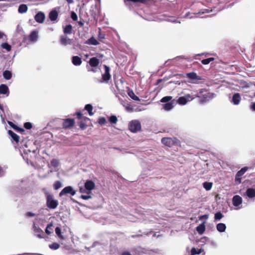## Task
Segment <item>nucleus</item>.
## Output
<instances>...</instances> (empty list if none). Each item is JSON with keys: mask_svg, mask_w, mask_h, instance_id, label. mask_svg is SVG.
Returning <instances> with one entry per match:
<instances>
[{"mask_svg": "<svg viewBox=\"0 0 255 255\" xmlns=\"http://www.w3.org/2000/svg\"><path fill=\"white\" fill-rule=\"evenodd\" d=\"M45 195L47 207L50 209H56L58 205V201L54 199L53 195L48 192H45Z\"/></svg>", "mask_w": 255, "mask_h": 255, "instance_id": "1", "label": "nucleus"}, {"mask_svg": "<svg viewBox=\"0 0 255 255\" xmlns=\"http://www.w3.org/2000/svg\"><path fill=\"white\" fill-rule=\"evenodd\" d=\"M95 186L94 182L90 180L86 181L85 183V188H80V191L81 193H86L89 194L91 190H93Z\"/></svg>", "mask_w": 255, "mask_h": 255, "instance_id": "2", "label": "nucleus"}, {"mask_svg": "<svg viewBox=\"0 0 255 255\" xmlns=\"http://www.w3.org/2000/svg\"><path fill=\"white\" fill-rule=\"evenodd\" d=\"M129 129L132 132H136L141 129V124L138 120L131 121L128 125Z\"/></svg>", "mask_w": 255, "mask_h": 255, "instance_id": "3", "label": "nucleus"}, {"mask_svg": "<svg viewBox=\"0 0 255 255\" xmlns=\"http://www.w3.org/2000/svg\"><path fill=\"white\" fill-rule=\"evenodd\" d=\"M177 139L176 138L163 137L161 139V142L168 147H171L177 143Z\"/></svg>", "mask_w": 255, "mask_h": 255, "instance_id": "4", "label": "nucleus"}, {"mask_svg": "<svg viewBox=\"0 0 255 255\" xmlns=\"http://www.w3.org/2000/svg\"><path fill=\"white\" fill-rule=\"evenodd\" d=\"M215 96V94L209 92L203 94L202 97H200L199 95H197V97H200V102L201 103H204L214 98Z\"/></svg>", "mask_w": 255, "mask_h": 255, "instance_id": "5", "label": "nucleus"}, {"mask_svg": "<svg viewBox=\"0 0 255 255\" xmlns=\"http://www.w3.org/2000/svg\"><path fill=\"white\" fill-rule=\"evenodd\" d=\"M67 194H70L71 195L74 196L76 194V191L73 189V188L71 186H67L64 188L60 192L59 196L61 197Z\"/></svg>", "mask_w": 255, "mask_h": 255, "instance_id": "6", "label": "nucleus"}, {"mask_svg": "<svg viewBox=\"0 0 255 255\" xmlns=\"http://www.w3.org/2000/svg\"><path fill=\"white\" fill-rule=\"evenodd\" d=\"M243 202L242 198L239 195H235L232 198L233 205L238 208L241 209L242 208L241 204Z\"/></svg>", "mask_w": 255, "mask_h": 255, "instance_id": "7", "label": "nucleus"}, {"mask_svg": "<svg viewBox=\"0 0 255 255\" xmlns=\"http://www.w3.org/2000/svg\"><path fill=\"white\" fill-rule=\"evenodd\" d=\"M248 168L247 167H245L242 168L240 170L238 171L235 176V181L238 184L241 183V177L245 174V173L247 171Z\"/></svg>", "mask_w": 255, "mask_h": 255, "instance_id": "8", "label": "nucleus"}, {"mask_svg": "<svg viewBox=\"0 0 255 255\" xmlns=\"http://www.w3.org/2000/svg\"><path fill=\"white\" fill-rule=\"evenodd\" d=\"M45 16L43 12L39 11L34 16L35 21L39 23H42L45 19Z\"/></svg>", "mask_w": 255, "mask_h": 255, "instance_id": "9", "label": "nucleus"}, {"mask_svg": "<svg viewBox=\"0 0 255 255\" xmlns=\"http://www.w3.org/2000/svg\"><path fill=\"white\" fill-rule=\"evenodd\" d=\"M33 229L34 234L38 238L40 239L43 238V237L41 235V234L43 233V231L39 227L36 226L35 222H33Z\"/></svg>", "mask_w": 255, "mask_h": 255, "instance_id": "10", "label": "nucleus"}, {"mask_svg": "<svg viewBox=\"0 0 255 255\" xmlns=\"http://www.w3.org/2000/svg\"><path fill=\"white\" fill-rule=\"evenodd\" d=\"M104 67L105 69V72L102 75V77L105 81L107 82L111 78V75L110 74V68L106 65H104Z\"/></svg>", "mask_w": 255, "mask_h": 255, "instance_id": "11", "label": "nucleus"}, {"mask_svg": "<svg viewBox=\"0 0 255 255\" xmlns=\"http://www.w3.org/2000/svg\"><path fill=\"white\" fill-rule=\"evenodd\" d=\"M60 43L64 46L70 45L72 43L71 40L67 36L64 35L60 37Z\"/></svg>", "mask_w": 255, "mask_h": 255, "instance_id": "12", "label": "nucleus"}, {"mask_svg": "<svg viewBox=\"0 0 255 255\" xmlns=\"http://www.w3.org/2000/svg\"><path fill=\"white\" fill-rule=\"evenodd\" d=\"M74 123V119H67L64 121L63 126L64 128H70L73 126Z\"/></svg>", "mask_w": 255, "mask_h": 255, "instance_id": "13", "label": "nucleus"}, {"mask_svg": "<svg viewBox=\"0 0 255 255\" xmlns=\"http://www.w3.org/2000/svg\"><path fill=\"white\" fill-rule=\"evenodd\" d=\"M245 195L249 198H253L255 197V189L249 188L247 189Z\"/></svg>", "mask_w": 255, "mask_h": 255, "instance_id": "14", "label": "nucleus"}, {"mask_svg": "<svg viewBox=\"0 0 255 255\" xmlns=\"http://www.w3.org/2000/svg\"><path fill=\"white\" fill-rule=\"evenodd\" d=\"M58 16V13L55 9H52L49 13V18L52 21L56 20Z\"/></svg>", "mask_w": 255, "mask_h": 255, "instance_id": "15", "label": "nucleus"}, {"mask_svg": "<svg viewBox=\"0 0 255 255\" xmlns=\"http://www.w3.org/2000/svg\"><path fill=\"white\" fill-rule=\"evenodd\" d=\"M241 98L239 93H237L233 95L231 102L235 105L239 104Z\"/></svg>", "mask_w": 255, "mask_h": 255, "instance_id": "16", "label": "nucleus"}, {"mask_svg": "<svg viewBox=\"0 0 255 255\" xmlns=\"http://www.w3.org/2000/svg\"><path fill=\"white\" fill-rule=\"evenodd\" d=\"M186 77L193 81L201 80V77L198 76L195 72H190L187 73Z\"/></svg>", "mask_w": 255, "mask_h": 255, "instance_id": "17", "label": "nucleus"}, {"mask_svg": "<svg viewBox=\"0 0 255 255\" xmlns=\"http://www.w3.org/2000/svg\"><path fill=\"white\" fill-rule=\"evenodd\" d=\"M205 223L206 222L204 221L196 227V231L199 235H202L204 233L206 229Z\"/></svg>", "mask_w": 255, "mask_h": 255, "instance_id": "18", "label": "nucleus"}, {"mask_svg": "<svg viewBox=\"0 0 255 255\" xmlns=\"http://www.w3.org/2000/svg\"><path fill=\"white\" fill-rule=\"evenodd\" d=\"M100 63V60L97 57H92L89 61V63L91 67H96Z\"/></svg>", "mask_w": 255, "mask_h": 255, "instance_id": "19", "label": "nucleus"}, {"mask_svg": "<svg viewBox=\"0 0 255 255\" xmlns=\"http://www.w3.org/2000/svg\"><path fill=\"white\" fill-rule=\"evenodd\" d=\"M0 94H6L7 96L9 94V90L8 87L4 84H1L0 85Z\"/></svg>", "mask_w": 255, "mask_h": 255, "instance_id": "20", "label": "nucleus"}, {"mask_svg": "<svg viewBox=\"0 0 255 255\" xmlns=\"http://www.w3.org/2000/svg\"><path fill=\"white\" fill-rule=\"evenodd\" d=\"M72 63L75 66H79L82 63V60L80 57L78 56H74L72 58Z\"/></svg>", "mask_w": 255, "mask_h": 255, "instance_id": "21", "label": "nucleus"}, {"mask_svg": "<svg viewBox=\"0 0 255 255\" xmlns=\"http://www.w3.org/2000/svg\"><path fill=\"white\" fill-rule=\"evenodd\" d=\"M8 133L13 141H15L16 143L19 142V136L17 134L11 130H9Z\"/></svg>", "mask_w": 255, "mask_h": 255, "instance_id": "22", "label": "nucleus"}, {"mask_svg": "<svg viewBox=\"0 0 255 255\" xmlns=\"http://www.w3.org/2000/svg\"><path fill=\"white\" fill-rule=\"evenodd\" d=\"M38 38V32L36 31H33L29 35V40L32 42H35Z\"/></svg>", "mask_w": 255, "mask_h": 255, "instance_id": "23", "label": "nucleus"}, {"mask_svg": "<svg viewBox=\"0 0 255 255\" xmlns=\"http://www.w3.org/2000/svg\"><path fill=\"white\" fill-rule=\"evenodd\" d=\"M226 226L224 223H218L216 226L217 230L219 232H224L226 231Z\"/></svg>", "mask_w": 255, "mask_h": 255, "instance_id": "24", "label": "nucleus"}, {"mask_svg": "<svg viewBox=\"0 0 255 255\" xmlns=\"http://www.w3.org/2000/svg\"><path fill=\"white\" fill-rule=\"evenodd\" d=\"M27 6L25 4H21L18 7V11L20 13H25L27 11Z\"/></svg>", "mask_w": 255, "mask_h": 255, "instance_id": "25", "label": "nucleus"}, {"mask_svg": "<svg viewBox=\"0 0 255 255\" xmlns=\"http://www.w3.org/2000/svg\"><path fill=\"white\" fill-rule=\"evenodd\" d=\"M163 109L166 111H170L173 108V104L172 102H168L162 105Z\"/></svg>", "mask_w": 255, "mask_h": 255, "instance_id": "26", "label": "nucleus"}, {"mask_svg": "<svg viewBox=\"0 0 255 255\" xmlns=\"http://www.w3.org/2000/svg\"><path fill=\"white\" fill-rule=\"evenodd\" d=\"M53 231V223H50V224H48L46 226V228L45 229V233L48 235H49L52 233Z\"/></svg>", "mask_w": 255, "mask_h": 255, "instance_id": "27", "label": "nucleus"}, {"mask_svg": "<svg viewBox=\"0 0 255 255\" xmlns=\"http://www.w3.org/2000/svg\"><path fill=\"white\" fill-rule=\"evenodd\" d=\"M86 43L93 45H97L99 44L98 41L94 37H92L89 38L87 41Z\"/></svg>", "mask_w": 255, "mask_h": 255, "instance_id": "28", "label": "nucleus"}, {"mask_svg": "<svg viewBox=\"0 0 255 255\" xmlns=\"http://www.w3.org/2000/svg\"><path fill=\"white\" fill-rule=\"evenodd\" d=\"M55 233L60 239H61V240L64 239V237L62 235L61 229L60 227H57L55 228Z\"/></svg>", "mask_w": 255, "mask_h": 255, "instance_id": "29", "label": "nucleus"}, {"mask_svg": "<svg viewBox=\"0 0 255 255\" xmlns=\"http://www.w3.org/2000/svg\"><path fill=\"white\" fill-rule=\"evenodd\" d=\"M3 78L6 80H9L12 77L11 72L8 70H5L3 72Z\"/></svg>", "mask_w": 255, "mask_h": 255, "instance_id": "30", "label": "nucleus"}, {"mask_svg": "<svg viewBox=\"0 0 255 255\" xmlns=\"http://www.w3.org/2000/svg\"><path fill=\"white\" fill-rule=\"evenodd\" d=\"M85 110L87 111L88 112V113H89V115L90 116H93V113L92 112V110H93V107L92 106V105L91 104H87L85 105V108H84Z\"/></svg>", "mask_w": 255, "mask_h": 255, "instance_id": "31", "label": "nucleus"}, {"mask_svg": "<svg viewBox=\"0 0 255 255\" xmlns=\"http://www.w3.org/2000/svg\"><path fill=\"white\" fill-rule=\"evenodd\" d=\"M59 162L58 160L56 159H53L50 162L49 167H53L54 168H56L59 166Z\"/></svg>", "mask_w": 255, "mask_h": 255, "instance_id": "32", "label": "nucleus"}, {"mask_svg": "<svg viewBox=\"0 0 255 255\" xmlns=\"http://www.w3.org/2000/svg\"><path fill=\"white\" fill-rule=\"evenodd\" d=\"M72 26L70 24L67 25L64 29L65 34H70L72 33Z\"/></svg>", "mask_w": 255, "mask_h": 255, "instance_id": "33", "label": "nucleus"}, {"mask_svg": "<svg viewBox=\"0 0 255 255\" xmlns=\"http://www.w3.org/2000/svg\"><path fill=\"white\" fill-rule=\"evenodd\" d=\"M177 102L180 105H184L188 102V101L185 97H180L178 99Z\"/></svg>", "mask_w": 255, "mask_h": 255, "instance_id": "34", "label": "nucleus"}, {"mask_svg": "<svg viewBox=\"0 0 255 255\" xmlns=\"http://www.w3.org/2000/svg\"><path fill=\"white\" fill-rule=\"evenodd\" d=\"M224 217L222 213L220 212H218L215 214L214 221L217 222L220 221Z\"/></svg>", "mask_w": 255, "mask_h": 255, "instance_id": "35", "label": "nucleus"}, {"mask_svg": "<svg viewBox=\"0 0 255 255\" xmlns=\"http://www.w3.org/2000/svg\"><path fill=\"white\" fill-rule=\"evenodd\" d=\"M128 95L133 100L137 101L140 100L139 98L137 96L135 95V94H134V93L132 91H129L128 92Z\"/></svg>", "mask_w": 255, "mask_h": 255, "instance_id": "36", "label": "nucleus"}, {"mask_svg": "<svg viewBox=\"0 0 255 255\" xmlns=\"http://www.w3.org/2000/svg\"><path fill=\"white\" fill-rule=\"evenodd\" d=\"M212 183L205 182L203 183L204 188L207 191L210 190L212 187Z\"/></svg>", "mask_w": 255, "mask_h": 255, "instance_id": "37", "label": "nucleus"}, {"mask_svg": "<svg viewBox=\"0 0 255 255\" xmlns=\"http://www.w3.org/2000/svg\"><path fill=\"white\" fill-rule=\"evenodd\" d=\"M1 47L3 49H6L7 51H10L11 49V46L7 43H2L1 44Z\"/></svg>", "mask_w": 255, "mask_h": 255, "instance_id": "38", "label": "nucleus"}, {"mask_svg": "<svg viewBox=\"0 0 255 255\" xmlns=\"http://www.w3.org/2000/svg\"><path fill=\"white\" fill-rule=\"evenodd\" d=\"M214 60V58L210 57L209 58L203 59L201 61V63L204 65H207V64H208L211 61H213Z\"/></svg>", "mask_w": 255, "mask_h": 255, "instance_id": "39", "label": "nucleus"}, {"mask_svg": "<svg viewBox=\"0 0 255 255\" xmlns=\"http://www.w3.org/2000/svg\"><path fill=\"white\" fill-rule=\"evenodd\" d=\"M49 247L50 249L52 250H57L59 248L60 245L59 244L57 243H53L52 244L49 245Z\"/></svg>", "mask_w": 255, "mask_h": 255, "instance_id": "40", "label": "nucleus"}, {"mask_svg": "<svg viewBox=\"0 0 255 255\" xmlns=\"http://www.w3.org/2000/svg\"><path fill=\"white\" fill-rule=\"evenodd\" d=\"M201 251H202L201 249L197 250L196 249L193 248L191 250V255H199L201 253Z\"/></svg>", "mask_w": 255, "mask_h": 255, "instance_id": "41", "label": "nucleus"}, {"mask_svg": "<svg viewBox=\"0 0 255 255\" xmlns=\"http://www.w3.org/2000/svg\"><path fill=\"white\" fill-rule=\"evenodd\" d=\"M62 186V184L61 182L57 181H56L53 184V188L55 190H58Z\"/></svg>", "mask_w": 255, "mask_h": 255, "instance_id": "42", "label": "nucleus"}, {"mask_svg": "<svg viewBox=\"0 0 255 255\" xmlns=\"http://www.w3.org/2000/svg\"><path fill=\"white\" fill-rule=\"evenodd\" d=\"M109 120L110 122L113 124H116L118 121L117 117L114 115L110 116L109 118Z\"/></svg>", "mask_w": 255, "mask_h": 255, "instance_id": "43", "label": "nucleus"}, {"mask_svg": "<svg viewBox=\"0 0 255 255\" xmlns=\"http://www.w3.org/2000/svg\"><path fill=\"white\" fill-rule=\"evenodd\" d=\"M172 99V97L171 96H165L163 97L161 100L160 102L162 103H168L169 101H170Z\"/></svg>", "mask_w": 255, "mask_h": 255, "instance_id": "44", "label": "nucleus"}, {"mask_svg": "<svg viewBox=\"0 0 255 255\" xmlns=\"http://www.w3.org/2000/svg\"><path fill=\"white\" fill-rule=\"evenodd\" d=\"M24 127L27 129H30L32 128V124L30 122L25 123L24 124Z\"/></svg>", "mask_w": 255, "mask_h": 255, "instance_id": "45", "label": "nucleus"}, {"mask_svg": "<svg viewBox=\"0 0 255 255\" xmlns=\"http://www.w3.org/2000/svg\"><path fill=\"white\" fill-rule=\"evenodd\" d=\"M71 17L74 21H76L78 19L77 15L74 11L71 12Z\"/></svg>", "mask_w": 255, "mask_h": 255, "instance_id": "46", "label": "nucleus"}, {"mask_svg": "<svg viewBox=\"0 0 255 255\" xmlns=\"http://www.w3.org/2000/svg\"><path fill=\"white\" fill-rule=\"evenodd\" d=\"M167 20H168L169 21H170V22H175V23L178 22V23H180V21H177V20L175 18V17H170L169 18H168L167 19Z\"/></svg>", "mask_w": 255, "mask_h": 255, "instance_id": "47", "label": "nucleus"}, {"mask_svg": "<svg viewBox=\"0 0 255 255\" xmlns=\"http://www.w3.org/2000/svg\"><path fill=\"white\" fill-rule=\"evenodd\" d=\"M106 123V120L105 118L101 117L99 119V123L100 125H104Z\"/></svg>", "mask_w": 255, "mask_h": 255, "instance_id": "48", "label": "nucleus"}, {"mask_svg": "<svg viewBox=\"0 0 255 255\" xmlns=\"http://www.w3.org/2000/svg\"><path fill=\"white\" fill-rule=\"evenodd\" d=\"M38 151V150L37 148L35 149H33V150H31L30 149H27V150H24V152L27 154L28 152H32L33 153H36Z\"/></svg>", "mask_w": 255, "mask_h": 255, "instance_id": "49", "label": "nucleus"}, {"mask_svg": "<svg viewBox=\"0 0 255 255\" xmlns=\"http://www.w3.org/2000/svg\"><path fill=\"white\" fill-rule=\"evenodd\" d=\"M80 197L81 198L84 200H88L89 199H91L92 198V196L90 195H82Z\"/></svg>", "mask_w": 255, "mask_h": 255, "instance_id": "50", "label": "nucleus"}, {"mask_svg": "<svg viewBox=\"0 0 255 255\" xmlns=\"http://www.w3.org/2000/svg\"><path fill=\"white\" fill-rule=\"evenodd\" d=\"M35 215V214L31 212H28L25 214V216L27 217H32Z\"/></svg>", "mask_w": 255, "mask_h": 255, "instance_id": "51", "label": "nucleus"}, {"mask_svg": "<svg viewBox=\"0 0 255 255\" xmlns=\"http://www.w3.org/2000/svg\"><path fill=\"white\" fill-rule=\"evenodd\" d=\"M79 127L82 129H84L86 128L87 125L82 122H80L79 123Z\"/></svg>", "mask_w": 255, "mask_h": 255, "instance_id": "52", "label": "nucleus"}, {"mask_svg": "<svg viewBox=\"0 0 255 255\" xmlns=\"http://www.w3.org/2000/svg\"><path fill=\"white\" fill-rule=\"evenodd\" d=\"M8 125L13 128L16 129L17 127L11 122H8Z\"/></svg>", "mask_w": 255, "mask_h": 255, "instance_id": "53", "label": "nucleus"}, {"mask_svg": "<svg viewBox=\"0 0 255 255\" xmlns=\"http://www.w3.org/2000/svg\"><path fill=\"white\" fill-rule=\"evenodd\" d=\"M184 97L186 98V100L187 101H191L193 99V98H192L190 94H187Z\"/></svg>", "mask_w": 255, "mask_h": 255, "instance_id": "54", "label": "nucleus"}, {"mask_svg": "<svg viewBox=\"0 0 255 255\" xmlns=\"http://www.w3.org/2000/svg\"><path fill=\"white\" fill-rule=\"evenodd\" d=\"M208 215H201L200 216H199V220H203V219H205V220H207L208 219Z\"/></svg>", "mask_w": 255, "mask_h": 255, "instance_id": "55", "label": "nucleus"}, {"mask_svg": "<svg viewBox=\"0 0 255 255\" xmlns=\"http://www.w3.org/2000/svg\"><path fill=\"white\" fill-rule=\"evenodd\" d=\"M76 115H77L78 119H79V120L83 119V117L82 116V114L80 112H77Z\"/></svg>", "mask_w": 255, "mask_h": 255, "instance_id": "56", "label": "nucleus"}, {"mask_svg": "<svg viewBox=\"0 0 255 255\" xmlns=\"http://www.w3.org/2000/svg\"><path fill=\"white\" fill-rule=\"evenodd\" d=\"M4 172L3 168L0 166V177H2L4 175Z\"/></svg>", "mask_w": 255, "mask_h": 255, "instance_id": "57", "label": "nucleus"}, {"mask_svg": "<svg viewBox=\"0 0 255 255\" xmlns=\"http://www.w3.org/2000/svg\"><path fill=\"white\" fill-rule=\"evenodd\" d=\"M127 0L132 1L133 2H143L145 1L144 0Z\"/></svg>", "mask_w": 255, "mask_h": 255, "instance_id": "58", "label": "nucleus"}, {"mask_svg": "<svg viewBox=\"0 0 255 255\" xmlns=\"http://www.w3.org/2000/svg\"><path fill=\"white\" fill-rule=\"evenodd\" d=\"M121 255H131V254L128 251H125L122 252Z\"/></svg>", "mask_w": 255, "mask_h": 255, "instance_id": "59", "label": "nucleus"}, {"mask_svg": "<svg viewBox=\"0 0 255 255\" xmlns=\"http://www.w3.org/2000/svg\"><path fill=\"white\" fill-rule=\"evenodd\" d=\"M3 36L6 37V35L4 34V33L0 31V39L2 38Z\"/></svg>", "mask_w": 255, "mask_h": 255, "instance_id": "60", "label": "nucleus"}, {"mask_svg": "<svg viewBox=\"0 0 255 255\" xmlns=\"http://www.w3.org/2000/svg\"><path fill=\"white\" fill-rule=\"evenodd\" d=\"M251 109H252L253 111H255V103H252V105H251Z\"/></svg>", "mask_w": 255, "mask_h": 255, "instance_id": "61", "label": "nucleus"}, {"mask_svg": "<svg viewBox=\"0 0 255 255\" xmlns=\"http://www.w3.org/2000/svg\"><path fill=\"white\" fill-rule=\"evenodd\" d=\"M205 12H209V11L207 9H205L204 11H200L198 12V13L199 14L204 13Z\"/></svg>", "mask_w": 255, "mask_h": 255, "instance_id": "62", "label": "nucleus"}, {"mask_svg": "<svg viewBox=\"0 0 255 255\" xmlns=\"http://www.w3.org/2000/svg\"><path fill=\"white\" fill-rule=\"evenodd\" d=\"M84 120L85 122H86L88 121H90V119L88 118L83 117V119Z\"/></svg>", "mask_w": 255, "mask_h": 255, "instance_id": "63", "label": "nucleus"}, {"mask_svg": "<svg viewBox=\"0 0 255 255\" xmlns=\"http://www.w3.org/2000/svg\"><path fill=\"white\" fill-rule=\"evenodd\" d=\"M78 24L81 26H82L84 25V23L82 21H79L78 22Z\"/></svg>", "mask_w": 255, "mask_h": 255, "instance_id": "64", "label": "nucleus"}]
</instances>
